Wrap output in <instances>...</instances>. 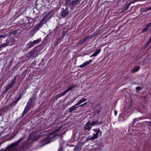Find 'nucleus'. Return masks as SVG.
<instances>
[{"instance_id":"12","label":"nucleus","mask_w":151,"mask_h":151,"mask_svg":"<svg viewBox=\"0 0 151 151\" xmlns=\"http://www.w3.org/2000/svg\"><path fill=\"white\" fill-rule=\"evenodd\" d=\"M99 134L98 133L93 134V136H89L88 138L90 140H93L97 138Z\"/></svg>"},{"instance_id":"10","label":"nucleus","mask_w":151,"mask_h":151,"mask_svg":"<svg viewBox=\"0 0 151 151\" xmlns=\"http://www.w3.org/2000/svg\"><path fill=\"white\" fill-rule=\"evenodd\" d=\"M69 0H67L66 1V3L67 4H69V5H70L72 6V7L71 8L72 9L73 8V6L74 5H76L77 4H79V0H73L71 2L70 4H69Z\"/></svg>"},{"instance_id":"21","label":"nucleus","mask_w":151,"mask_h":151,"mask_svg":"<svg viewBox=\"0 0 151 151\" xmlns=\"http://www.w3.org/2000/svg\"><path fill=\"white\" fill-rule=\"evenodd\" d=\"M93 130L94 131V132H96V133H98V134H99L100 133V135H101L102 134V132L100 131L99 129H93Z\"/></svg>"},{"instance_id":"13","label":"nucleus","mask_w":151,"mask_h":151,"mask_svg":"<svg viewBox=\"0 0 151 151\" xmlns=\"http://www.w3.org/2000/svg\"><path fill=\"white\" fill-rule=\"evenodd\" d=\"M87 100V99L83 98L81 99H80L79 101L76 104H75L76 105H79L80 104L82 103H83Z\"/></svg>"},{"instance_id":"33","label":"nucleus","mask_w":151,"mask_h":151,"mask_svg":"<svg viewBox=\"0 0 151 151\" xmlns=\"http://www.w3.org/2000/svg\"><path fill=\"white\" fill-rule=\"evenodd\" d=\"M60 150H60V149L58 150V151H60Z\"/></svg>"},{"instance_id":"14","label":"nucleus","mask_w":151,"mask_h":151,"mask_svg":"<svg viewBox=\"0 0 151 151\" xmlns=\"http://www.w3.org/2000/svg\"><path fill=\"white\" fill-rule=\"evenodd\" d=\"M91 60H90L86 62H84L82 64L80 65V67L81 68H83L86 66L88 65L91 62Z\"/></svg>"},{"instance_id":"2","label":"nucleus","mask_w":151,"mask_h":151,"mask_svg":"<svg viewBox=\"0 0 151 151\" xmlns=\"http://www.w3.org/2000/svg\"><path fill=\"white\" fill-rule=\"evenodd\" d=\"M24 138V137H22L16 142L13 143L9 145L4 150H1L0 151H18V145Z\"/></svg>"},{"instance_id":"11","label":"nucleus","mask_w":151,"mask_h":151,"mask_svg":"<svg viewBox=\"0 0 151 151\" xmlns=\"http://www.w3.org/2000/svg\"><path fill=\"white\" fill-rule=\"evenodd\" d=\"M92 127L90 121H89L85 125L84 128L85 130H90L91 129Z\"/></svg>"},{"instance_id":"30","label":"nucleus","mask_w":151,"mask_h":151,"mask_svg":"<svg viewBox=\"0 0 151 151\" xmlns=\"http://www.w3.org/2000/svg\"><path fill=\"white\" fill-rule=\"evenodd\" d=\"M148 123L149 124V125L151 127V122H148Z\"/></svg>"},{"instance_id":"20","label":"nucleus","mask_w":151,"mask_h":151,"mask_svg":"<svg viewBox=\"0 0 151 151\" xmlns=\"http://www.w3.org/2000/svg\"><path fill=\"white\" fill-rule=\"evenodd\" d=\"M101 52L100 50H97L96 52L91 55V57L96 56L99 54Z\"/></svg>"},{"instance_id":"7","label":"nucleus","mask_w":151,"mask_h":151,"mask_svg":"<svg viewBox=\"0 0 151 151\" xmlns=\"http://www.w3.org/2000/svg\"><path fill=\"white\" fill-rule=\"evenodd\" d=\"M16 78L17 76H16L13 80H12L11 83L6 86L5 87L6 92L12 87L14 84L15 83V81Z\"/></svg>"},{"instance_id":"18","label":"nucleus","mask_w":151,"mask_h":151,"mask_svg":"<svg viewBox=\"0 0 151 151\" xmlns=\"http://www.w3.org/2000/svg\"><path fill=\"white\" fill-rule=\"evenodd\" d=\"M139 69V68L137 67H135L133 69L131 70V73H133L135 72L138 71Z\"/></svg>"},{"instance_id":"22","label":"nucleus","mask_w":151,"mask_h":151,"mask_svg":"<svg viewBox=\"0 0 151 151\" xmlns=\"http://www.w3.org/2000/svg\"><path fill=\"white\" fill-rule=\"evenodd\" d=\"M86 38H85L83 39L82 40L80 41L79 42L80 44H82L83 43L86 41Z\"/></svg>"},{"instance_id":"26","label":"nucleus","mask_w":151,"mask_h":151,"mask_svg":"<svg viewBox=\"0 0 151 151\" xmlns=\"http://www.w3.org/2000/svg\"><path fill=\"white\" fill-rule=\"evenodd\" d=\"M149 10H150V9H149V7H147L145 9L144 11L147 12Z\"/></svg>"},{"instance_id":"3","label":"nucleus","mask_w":151,"mask_h":151,"mask_svg":"<svg viewBox=\"0 0 151 151\" xmlns=\"http://www.w3.org/2000/svg\"><path fill=\"white\" fill-rule=\"evenodd\" d=\"M45 22V19H42L40 22L36 25L35 27L31 30L32 32H33V33L32 34L33 35L35 32L39 30L40 28L42 27Z\"/></svg>"},{"instance_id":"25","label":"nucleus","mask_w":151,"mask_h":151,"mask_svg":"<svg viewBox=\"0 0 151 151\" xmlns=\"http://www.w3.org/2000/svg\"><path fill=\"white\" fill-rule=\"evenodd\" d=\"M136 89L137 90L139 91V90H140L141 88H140V87L139 86H138V87H136Z\"/></svg>"},{"instance_id":"32","label":"nucleus","mask_w":151,"mask_h":151,"mask_svg":"<svg viewBox=\"0 0 151 151\" xmlns=\"http://www.w3.org/2000/svg\"><path fill=\"white\" fill-rule=\"evenodd\" d=\"M149 9H150V10H151V7H149Z\"/></svg>"},{"instance_id":"1","label":"nucleus","mask_w":151,"mask_h":151,"mask_svg":"<svg viewBox=\"0 0 151 151\" xmlns=\"http://www.w3.org/2000/svg\"><path fill=\"white\" fill-rule=\"evenodd\" d=\"M62 127V126H61L58 128L55 129L53 132H50L48 135L47 138L42 140L41 141L42 143L44 145H45L54 140L55 139H54L56 137V135H53V134L58 132Z\"/></svg>"},{"instance_id":"4","label":"nucleus","mask_w":151,"mask_h":151,"mask_svg":"<svg viewBox=\"0 0 151 151\" xmlns=\"http://www.w3.org/2000/svg\"><path fill=\"white\" fill-rule=\"evenodd\" d=\"M39 135L37 132H32L30 135L29 138L33 140H36L39 138Z\"/></svg>"},{"instance_id":"6","label":"nucleus","mask_w":151,"mask_h":151,"mask_svg":"<svg viewBox=\"0 0 151 151\" xmlns=\"http://www.w3.org/2000/svg\"><path fill=\"white\" fill-rule=\"evenodd\" d=\"M76 86L75 85H72L69 86V87L63 93H62L58 95L59 97L62 96L64 95L68 91L71 90L72 89L74 88Z\"/></svg>"},{"instance_id":"28","label":"nucleus","mask_w":151,"mask_h":151,"mask_svg":"<svg viewBox=\"0 0 151 151\" xmlns=\"http://www.w3.org/2000/svg\"><path fill=\"white\" fill-rule=\"evenodd\" d=\"M4 36L2 35H0V38H4Z\"/></svg>"},{"instance_id":"29","label":"nucleus","mask_w":151,"mask_h":151,"mask_svg":"<svg viewBox=\"0 0 151 151\" xmlns=\"http://www.w3.org/2000/svg\"><path fill=\"white\" fill-rule=\"evenodd\" d=\"M114 112L115 115H116L117 114V111H115Z\"/></svg>"},{"instance_id":"15","label":"nucleus","mask_w":151,"mask_h":151,"mask_svg":"<svg viewBox=\"0 0 151 151\" xmlns=\"http://www.w3.org/2000/svg\"><path fill=\"white\" fill-rule=\"evenodd\" d=\"M76 105L75 104L74 105L70 107L68 109L69 112V113L75 110L76 109V108H78L79 106L76 107Z\"/></svg>"},{"instance_id":"19","label":"nucleus","mask_w":151,"mask_h":151,"mask_svg":"<svg viewBox=\"0 0 151 151\" xmlns=\"http://www.w3.org/2000/svg\"><path fill=\"white\" fill-rule=\"evenodd\" d=\"M151 24V23H149L147 26L146 27L144 28L142 31V32H146L148 29V28L150 26V25Z\"/></svg>"},{"instance_id":"16","label":"nucleus","mask_w":151,"mask_h":151,"mask_svg":"<svg viewBox=\"0 0 151 151\" xmlns=\"http://www.w3.org/2000/svg\"><path fill=\"white\" fill-rule=\"evenodd\" d=\"M30 106V104H28V103H27V105L26 106L23 112V114H26L28 111L29 110Z\"/></svg>"},{"instance_id":"27","label":"nucleus","mask_w":151,"mask_h":151,"mask_svg":"<svg viewBox=\"0 0 151 151\" xmlns=\"http://www.w3.org/2000/svg\"><path fill=\"white\" fill-rule=\"evenodd\" d=\"M130 3H129L127 5V8L126 9H127L129 7V6H130Z\"/></svg>"},{"instance_id":"23","label":"nucleus","mask_w":151,"mask_h":151,"mask_svg":"<svg viewBox=\"0 0 151 151\" xmlns=\"http://www.w3.org/2000/svg\"><path fill=\"white\" fill-rule=\"evenodd\" d=\"M7 45H8L6 44L3 43L0 45V48H1L2 47H5Z\"/></svg>"},{"instance_id":"5","label":"nucleus","mask_w":151,"mask_h":151,"mask_svg":"<svg viewBox=\"0 0 151 151\" xmlns=\"http://www.w3.org/2000/svg\"><path fill=\"white\" fill-rule=\"evenodd\" d=\"M41 39H38L34 40L33 41H30L27 45V46L28 48H31L35 45L38 44L41 41Z\"/></svg>"},{"instance_id":"31","label":"nucleus","mask_w":151,"mask_h":151,"mask_svg":"<svg viewBox=\"0 0 151 151\" xmlns=\"http://www.w3.org/2000/svg\"><path fill=\"white\" fill-rule=\"evenodd\" d=\"M151 42V37H150L149 41V42Z\"/></svg>"},{"instance_id":"8","label":"nucleus","mask_w":151,"mask_h":151,"mask_svg":"<svg viewBox=\"0 0 151 151\" xmlns=\"http://www.w3.org/2000/svg\"><path fill=\"white\" fill-rule=\"evenodd\" d=\"M61 16L63 17H64L68 15V7L65 6L61 9Z\"/></svg>"},{"instance_id":"24","label":"nucleus","mask_w":151,"mask_h":151,"mask_svg":"<svg viewBox=\"0 0 151 151\" xmlns=\"http://www.w3.org/2000/svg\"><path fill=\"white\" fill-rule=\"evenodd\" d=\"M86 104H87V102H85L83 104H81L79 106H80V107L83 106H84L85 105H86Z\"/></svg>"},{"instance_id":"17","label":"nucleus","mask_w":151,"mask_h":151,"mask_svg":"<svg viewBox=\"0 0 151 151\" xmlns=\"http://www.w3.org/2000/svg\"><path fill=\"white\" fill-rule=\"evenodd\" d=\"M91 124L92 127L93 126L96 125L97 124H101L98 121H92L90 122Z\"/></svg>"},{"instance_id":"9","label":"nucleus","mask_w":151,"mask_h":151,"mask_svg":"<svg viewBox=\"0 0 151 151\" xmlns=\"http://www.w3.org/2000/svg\"><path fill=\"white\" fill-rule=\"evenodd\" d=\"M54 14V12L52 11H50L46 14H45L42 19H50L53 16Z\"/></svg>"}]
</instances>
